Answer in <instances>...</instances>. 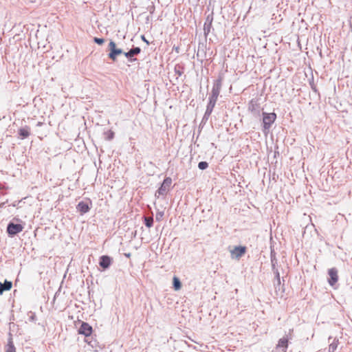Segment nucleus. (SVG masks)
<instances>
[{
  "instance_id": "34",
  "label": "nucleus",
  "mask_w": 352,
  "mask_h": 352,
  "mask_svg": "<svg viewBox=\"0 0 352 352\" xmlns=\"http://www.w3.org/2000/svg\"><path fill=\"white\" fill-rule=\"evenodd\" d=\"M7 189H8V187L7 186L3 185V184L0 183V190H6Z\"/></svg>"
},
{
  "instance_id": "8",
  "label": "nucleus",
  "mask_w": 352,
  "mask_h": 352,
  "mask_svg": "<svg viewBox=\"0 0 352 352\" xmlns=\"http://www.w3.org/2000/svg\"><path fill=\"white\" fill-rule=\"evenodd\" d=\"M222 87V78L219 77L214 81L211 94L209 97L218 99Z\"/></svg>"
},
{
  "instance_id": "15",
  "label": "nucleus",
  "mask_w": 352,
  "mask_h": 352,
  "mask_svg": "<svg viewBox=\"0 0 352 352\" xmlns=\"http://www.w3.org/2000/svg\"><path fill=\"white\" fill-rule=\"evenodd\" d=\"M12 287V283L11 281L5 280L3 283H0V295L3 294L4 291H9Z\"/></svg>"
},
{
  "instance_id": "14",
  "label": "nucleus",
  "mask_w": 352,
  "mask_h": 352,
  "mask_svg": "<svg viewBox=\"0 0 352 352\" xmlns=\"http://www.w3.org/2000/svg\"><path fill=\"white\" fill-rule=\"evenodd\" d=\"M18 134L21 140H24L30 135V128L28 126L20 128L18 131Z\"/></svg>"
},
{
  "instance_id": "4",
  "label": "nucleus",
  "mask_w": 352,
  "mask_h": 352,
  "mask_svg": "<svg viewBox=\"0 0 352 352\" xmlns=\"http://www.w3.org/2000/svg\"><path fill=\"white\" fill-rule=\"evenodd\" d=\"M23 230V226L22 224L10 221L7 226L6 232L9 237H13L22 232Z\"/></svg>"
},
{
  "instance_id": "7",
  "label": "nucleus",
  "mask_w": 352,
  "mask_h": 352,
  "mask_svg": "<svg viewBox=\"0 0 352 352\" xmlns=\"http://www.w3.org/2000/svg\"><path fill=\"white\" fill-rule=\"evenodd\" d=\"M246 251L247 248L245 246H234V248L230 251L231 258L232 259L239 260L246 253Z\"/></svg>"
},
{
  "instance_id": "25",
  "label": "nucleus",
  "mask_w": 352,
  "mask_h": 352,
  "mask_svg": "<svg viewBox=\"0 0 352 352\" xmlns=\"http://www.w3.org/2000/svg\"><path fill=\"white\" fill-rule=\"evenodd\" d=\"M211 29H212V25H210V24H204V35H205L206 37H207V36L210 33Z\"/></svg>"
},
{
  "instance_id": "10",
  "label": "nucleus",
  "mask_w": 352,
  "mask_h": 352,
  "mask_svg": "<svg viewBox=\"0 0 352 352\" xmlns=\"http://www.w3.org/2000/svg\"><path fill=\"white\" fill-rule=\"evenodd\" d=\"M141 52V49L139 47H133L129 51L124 52V56L128 59L129 62H133L137 60L134 56L139 54Z\"/></svg>"
},
{
  "instance_id": "40",
  "label": "nucleus",
  "mask_w": 352,
  "mask_h": 352,
  "mask_svg": "<svg viewBox=\"0 0 352 352\" xmlns=\"http://www.w3.org/2000/svg\"><path fill=\"white\" fill-rule=\"evenodd\" d=\"M331 338H332L330 336V337L329 338V341H330V340H331Z\"/></svg>"
},
{
  "instance_id": "27",
  "label": "nucleus",
  "mask_w": 352,
  "mask_h": 352,
  "mask_svg": "<svg viewBox=\"0 0 352 352\" xmlns=\"http://www.w3.org/2000/svg\"><path fill=\"white\" fill-rule=\"evenodd\" d=\"M270 259H271V263H278V261H277V258L276 256V252H275L274 250H271Z\"/></svg>"
},
{
  "instance_id": "32",
  "label": "nucleus",
  "mask_w": 352,
  "mask_h": 352,
  "mask_svg": "<svg viewBox=\"0 0 352 352\" xmlns=\"http://www.w3.org/2000/svg\"><path fill=\"white\" fill-rule=\"evenodd\" d=\"M212 111H213L212 109L206 107V111H205V114H207V116H210Z\"/></svg>"
},
{
  "instance_id": "11",
  "label": "nucleus",
  "mask_w": 352,
  "mask_h": 352,
  "mask_svg": "<svg viewBox=\"0 0 352 352\" xmlns=\"http://www.w3.org/2000/svg\"><path fill=\"white\" fill-rule=\"evenodd\" d=\"M91 207V201H81L76 206V210L80 212L81 214H84L88 212Z\"/></svg>"
},
{
  "instance_id": "2",
  "label": "nucleus",
  "mask_w": 352,
  "mask_h": 352,
  "mask_svg": "<svg viewBox=\"0 0 352 352\" xmlns=\"http://www.w3.org/2000/svg\"><path fill=\"white\" fill-rule=\"evenodd\" d=\"M108 50L109 53L108 54V57L110 60L115 61L117 60V57L119 55L124 54V52L122 51V49L118 48L116 46V43L111 41L108 45Z\"/></svg>"
},
{
  "instance_id": "38",
  "label": "nucleus",
  "mask_w": 352,
  "mask_h": 352,
  "mask_svg": "<svg viewBox=\"0 0 352 352\" xmlns=\"http://www.w3.org/2000/svg\"><path fill=\"white\" fill-rule=\"evenodd\" d=\"M29 1H30V2H32V3H35V2H36V1H37V0H29Z\"/></svg>"
},
{
  "instance_id": "16",
  "label": "nucleus",
  "mask_w": 352,
  "mask_h": 352,
  "mask_svg": "<svg viewBox=\"0 0 352 352\" xmlns=\"http://www.w3.org/2000/svg\"><path fill=\"white\" fill-rule=\"evenodd\" d=\"M274 288H275V292H276V295L282 296L283 294L284 293L285 289L283 288V285H281L280 278H279V282H278V279H276V283H274Z\"/></svg>"
},
{
  "instance_id": "28",
  "label": "nucleus",
  "mask_w": 352,
  "mask_h": 352,
  "mask_svg": "<svg viewBox=\"0 0 352 352\" xmlns=\"http://www.w3.org/2000/svg\"><path fill=\"white\" fill-rule=\"evenodd\" d=\"M164 212L163 211H157L155 214V219L157 221H160L163 217H164Z\"/></svg>"
},
{
  "instance_id": "35",
  "label": "nucleus",
  "mask_w": 352,
  "mask_h": 352,
  "mask_svg": "<svg viewBox=\"0 0 352 352\" xmlns=\"http://www.w3.org/2000/svg\"><path fill=\"white\" fill-rule=\"evenodd\" d=\"M8 200H6V201L1 203L0 208H3L5 206L6 204L8 203Z\"/></svg>"
},
{
  "instance_id": "9",
  "label": "nucleus",
  "mask_w": 352,
  "mask_h": 352,
  "mask_svg": "<svg viewBox=\"0 0 352 352\" xmlns=\"http://www.w3.org/2000/svg\"><path fill=\"white\" fill-rule=\"evenodd\" d=\"M248 110L253 114L254 116L257 117L260 116L261 107L258 100L256 98L252 99L248 104Z\"/></svg>"
},
{
  "instance_id": "6",
  "label": "nucleus",
  "mask_w": 352,
  "mask_h": 352,
  "mask_svg": "<svg viewBox=\"0 0 352 352\" xmlns=\"http://www.w3.org/2000/svg\"><path fill=\"white\" fill-rule=\"evenodd\" d=\"M171 184L172 179L169 177H166L161 184L160 188L157 190L155 195L159 197L160 195H166L167 192L169 190Z\"/></svg>"
},
{
  "instance_id": "23",
  "label": "nucleus",
  "mask_w": 352,
  "mask_h": 352,
  "mask_svg": "<svg viewBox=\"0 0 352 352\" xmlns=\"http://www.w3.org/2000/svg\"><path fill=\"white\" fill-rule=\"evenodd\" d=\"M272 263V271L274 272V274L275 275V278L278 279V280L279 281L280 273H279L278 269L276 267L277 263Z\"/></svg>"
},
{
  "instance_id": "29",
  "label": "nucleus",
  "mask_w": 352,
  "mask_h": 352,
  "mask_svg": "<svg viewBox=\"0 0 352 352\" xmlns=\"http://www.w3.org/2000/svg\"><path fill=\"white\" fill-rule=\"evenodd\" d=\"M94 41L98 45H101L104 43V39L103 38L94 37Z\"/></svg>"
},
{
  "instance_id": "12",
  "label": "nucleus",
  "mask_w": 352,
  "mask_h": 352,
  "mask_svg": "<svg viewBox=\"0 0 352 352\" xmlns=\"http://www.w3.org/2000/svg\"><path fill=\"white\" fill-rule=\"evenodd\" d=\"M328 282L331 286H334L338 280V270L332 267L328 270Z\"/></svg>"
},
{
  "instance_id": "31",
  "label": "nucleus",
  "mask_w": 352,
  "mask_h": 352,
  "mask_svg": "<svg viewBox=\"0 0 352 352\" xmlns=\"http://www.w3.org/2000/svg\"><path fill=\"white\" fill-rule=\"evenodd\" d=\"M209 118H210V116H207V114L204 113L202 120H201V124H206V122L208 121V120L209 119Z\"/></svg>"
},
{
  "instance_id": "13",
  "label": "nucleus",
  "mask_w": 352,
  "mask_h": 352,
  "mask_svg": "<svg viewBox=\"0 0 352 352\" xmlns=\"http://www.w3.org/2000/svg\"><path fill=\"white\" fill-rule=\"evenodd\" d=\"M113 259L111 256L108 255H102L100 257L99 259V265L104 270H107L109 268L111 265L112 264Z\"/></svg>"
},
{
  "instance_id": "5",
  "label": "nucleus",
  "mask_w": 352,
  "mask_h": 352,
  "mask_svg": "<svg viewBox=\"0 0 352 352\" xmlns=\"http://www.w3.org/2000/svg\"><path fill=\"white\" fill-rule=\"evenodd\" d=\"M92 331V327L85 322H82L80 328L78 329V333L84 335L87 338L86 342H88V344H90L92 347H94L92 341H89L88 338V337L91 335Z\"/></svg>"
},
{
  "instance_id": "18",
  "label": "nucleus",
  "mask_w": 352,
  "mask_h": 352,
  "mask_svg": "<svg viewBox=\"0 0 352 352\" xmlns=\"http://www.w3.org/2000/svg\"><path fill=\"white\" fill-rule=\"evenodd\" d=\"M6 352H16V348L14 345L12 338L11 337L8 339Z\"/></svg>"
},
{
  "instance_id": "3",
  "label": "nucleus",
  "mask_w": 352,
  "mask_h": 352,
  "mask_svg": "<svg viewBox=\"0 0 352 352\" xmlns=\"http://www.w3.org/2000/svg\"><path fill=\"white\" fill-rule=\"evenodd\" d=\"M293 332V329H289V335H287L286 336L280 338L278 344L276 346V350L277 352H287V349L288 347V343L289 340H291L292 338V333Z\"/></svg>"
},
{
  "instance_id": "17",
  "label": "nucleus",
  "mask_w": 352,
  "mask_h": 352,
  "mask_svg": "<svg viewBox=\"0 0 352 352\" xmlns=\"http://www.w3.org/2000/svg\"><path fill=\"white\" fill-rule=\"evenodd\" d=\"M173 287L175 291H178L182 288L181 280L175 276L173 278Z\"/></svg>"
},
{
  "instance_id": "1",
  "label": "nucleus",
  "mask_w": 352,
  "mask_h": 352,
  "mask_svg": "<svg viewBox=\"0 0 352 352\" xmlns=\"http://www.w3.org/2000/svg\"><path fill=\"white\" fill-rule=\"evenodd\" d=\"M276 119L275 113L263 112V131H268Z\"/></svg>"
},
{
  "instance_id": "21",
  "label": "nucleus",
  "mask_w": 352,
  "mask_h": 352,
  "mask_svg": "<svg viewBox=\"0 0 352 352\" xmlns=\"http://www.w3.org/2000/svg\"><path fill=\"white\" fill-rule=\"evenodd\" d=\"M144 223L147 228H151L153 225V218L152 217H144Z\"/></svg>"
},
{
  "instance_id": "26",
  "label": "nucleus",
  "mask_w": 352,
  "mask_h": 352,
  "mask_svg": "<svg viewBox=\"0 0 352 352\" xmlns=\"http://www.w3.org/2000/svg\"><path fill=\"white\" fill-rule=\"evenodd\" d=\"M208 167V163L207 162L201 161V162H199V164H198V168L200 170H205Z\"/></svg>"
},
{
  "instance_id": "20",
  "label": "nucleus",
  "mask_w": 352,
  "mask_h": 352,
  "mask_svg": "<svg viewBox=\"0 0 352 352\" xmlns=\"http://www.w3.org/2000/svg\"><path fill=\"white\" fill-rule=\"evenodd\" d=\"M338 340L334 338L333 342L329 344V352H335L338 348Z\"/></svg>"
},
{
  "instance_id": "36",
  "label": "nucleus",
  "mask_w": 352,
  "mask_h": 352,
  "mask_svg": "<svg viewBox=\"0 0 352 352\" xmlns=\"http://www.w3.org/2000/svg\"><path fill=\"white\" fill-rule=\"evenodd\" d=\"M20 201H14L13 202L11 206H13V207H16L17 206V205L19 204Z\"/></svg>"
},
{
  "instance_id": "19",
  "label": "nucleus",
  "mask_w": 352,
  "mask_h": 352,
  "mask_svg": "<svg viewBox=\"0 0 352 352\" xmlns=\"http://www.w3.org/2000/svg\"><path fill=\"white\" fill-rule=\"evenodd\" d=\"M174 71L176 74L181 76L184 72V67L181 64H177L175 66Z\"/></svg>"
},
{
  "instance_id": "39",
  "label": "nucleus",
  "mask_w": 352,
  "mask_h": 352,
  "mask_svg": "<svg viewBox=\"0 0 352 352\" xmlns=\"http://www.w3.org/2000/svg\"><path fill=\"white\" fill-rule=\"evenodd\" d=\"M125 256H126V257H130L131 254H130V253H129V254H125Z\"/></svg>"
},
{
  "instance_id": "30",
  "label": "nucleus",
  "mask_w": 352,
  "mask_h": 352,
  "mask_svg": "<svg viewBox=\"0 0 352 352\" xmlns=\"http://www.w3.org/2000/svg\"><path fill=\"white\" fill-rule=\"evenodd\" d=\"M212 21H213L212 14H209V15L207 16L204 24H210V25H212Z\"/></svg>"
},
{
  "instance_id": "22",
  "label": "nucleus",
  "mask_w": 352,
  "mask_h": 352,
  "mask_svg": "<svg viewBox=\"0 0 352 352\" xmlns=\"http://www.w3.org/2000/svg\"><path fill=\"white\" fill-rule=\"evenodd\" d=\"M217 101V99H214V98L209 97L208 98V104H207L206 107L213 110V109H214V106L216 104Z\"/></svg>"
},
{
  "instance_id": "33",
  "label": "nucleus",
  "mask_w": 352,
  "mask_h": 352,
  "mask_svg": "<svg viewBox=\"0 0 352 352\" xmlns=\"http://www.w3.org/2000/svg\"><path fill=\"white\" fill-rule=\"evenodd\" d=\"M141 39L144 42L146 43L147 45H149L150 43L149 41L146 38L145 36L144 35H142L141 36Z\"/></svg>"
},
{
  "instance_id": "24",
  "label": "nucleus",
  "mask_w": 352,
  "mask_h": 352,
  "mask_svg": "<svg viewBox=\"0 0 352 352\" xmlns=\"http://www.w3.org/2000/svg\"><path fill=\"white\" fill-rule=\"evenodd\" d=\"M104 134L106 135L105 139L108 141L113 140L114 138V132L111 130H109L104 132Z\"/></svg>"
},
{
  "instance_id": "37",
  "label": "nucleus",
  "mask_w": 352,
  "mask_h": 352,
  "mask_svg": "<svg viewBox=\"0 0 352 352\" xmlns=\"http://www.w3.org/2000/svg\"><path fill=\"white\" fill-rule=\"evenodd\" d=\"M6 192H0V195H6Z\"/></svg>"
}]
</instances>
